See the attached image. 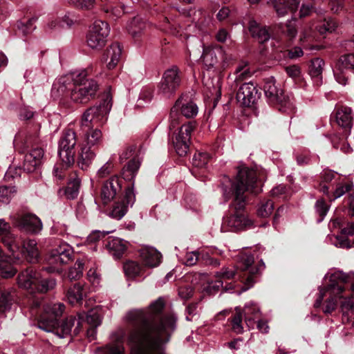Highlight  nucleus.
I'll return each instance as SVG.
<instances>
[{"instance_id": "nucleus-2", "label": "nucleus", "mask_w": 354, "mask_h": 354, "mask_svg": "<svg viewBox=\"0 0 354 354\" xmlns=\"http://www.w3.org/2000/svg\"><path fill=\"white\" fill-rule=\"evenodd\" d=\"M92 73L93 67L88 66L64 75L53 84L52 92L77 103H87L98 89L97 82L89 77Z\"/></svg>"}, {"instance_id": "nucleus-59", "label": "nucleus", "mask_w": 354, "mask_h": 354, "mask_svg": "<svg viewBox=\"0 0 354 354\" xmlns=\"http://www.w3.org/2000/svg\"><path fill=\"white\" fill-rule=\"evenodd\" d=\"M193 295V288L189 286H183L178 289V295L183 299H188Z\"/></svg>"}, {"instance_id": "nucleus-46", "label": "nucleus", "mask_w": 354, "mask_h": 354, "mask_svg": "<svg viewBox=\"0 0 354 354\" xmlns=\"http://www.w3.org/2000/svg\"><path fill=\"white\" fill-rule=\"evenodd\" d=\"M236 313L232 319V328L234 332L236 333H241L243 331V327L242 325V313L239 308H235Z\"/></svg>"}, {"instance_id": "nucleus-32", "label": "nucleus", "mask_w": 354, "mask_h": 354, "mask_svg": "<svg viewBox=\"0 0 354 354\" xmlns=\"http://www.w3.org/2000/svg\"><path fill=\"white\" fill-rule=\"evenodd\" d=\"M248 29L252 36L259 43H264L270 39V33L266 26H261L255 20L249 21Z\"/></svg>"}, {"instance_id": "nucleus-55", "label": "nucleus", "mask_w": 354, "mask_h": 354, "mask_svg": "<svg viewBox=\"0 0 354 354\" xmlns=\"http://www.w3.org/2000/svg\"><path fill=\"white\" fill-rule=\"evenodd\" d=\"M70 2L76 8L82 10H91L95 5V0H70Z\"/></svg>"}, {"instance_id": "nucleus-43", "label": "nucleus", "mask_w": 354, "mask_h": 354, "mask_svg": "<svg viewBox=\"0 0 354 354\" xmlns=\"http://www.w3.org/2000/svg\"><path fill=\"white\" fill-rule=\"evenodd\" d=\"M336 176V174H335L331 170H324L321 174V183H320V191L323 192L326 195H328V187L327 186V183H330Z\"/></svg>"}, {"instance_id": "nucleus-4", "label": "nucleus", "mask_w": 354, "mask_h": 354, "mask_svg": "<svg viewBox=\"0 0 354 354\" xmlns=\"http://www.w3.org/2000/svg\"><path fill=\"white\" fill-rule=\"evenodd\" d=\"M64 310L65 306L62 303L46 305L37 321L39 328L47 333H52L59 338L68 336L75 323H77V327H78L81 324V320H83L84 317L81 314L78 315V319L76 317L70 316L59 324L57 319L62 315Z\"/></svg>"}, {"instance_id": "nucleus-1", "label": "nucleus", "mask_w": 354, "mask_h": 354, "mask_svg": "<svg viewBox=\"0 0 354 354\" xmlns=\"http://www.w3.org/2000/svg\"><path fill=\"white\" fill-rule=\"evenodd\" d=\"M165 306L164 298L159 297L147 310L129 311L126 315L127 326L122 332L121 340L107 346L106 354H124V336L132 354H165L162 343L168 342L175 330L177 318L173 313H165Z\"/></svg>"}, {"instance_id": "nucleus-40", "label": "nucleus", "mask_w": 354, "mask_h": 354, "mask_svg": "<svg viewBox=\"0 0 354 354\" xmlns=\"http://www.w3.org/2000/svg\"><path fill=\"white\" fill-rule=\"evenodd\" d=\"M324 62L320 58H315L311 61L309 66V74L313 78H316L317 84H319L322 80V73Z\"/></svg>"}, {"instance_id": "nucleus-42", "label": "nucleus", "mask_w": 354, "mask_h": 354, "mask_svg": "<svg viewBox=\"0 0 354 354\" xmlns=\"http://www.w3.org/2000/svg\"><path fill=\"white\" fill-rule=\"evenodd\" d=\"M56 281L53 278L41 279L39 276V282L35 286L34 291L44 293L55 288Z\"/></svg>"}, {"instance_id": "nucleus-37", "label": "nucleus", "mask_w": 354, "mask_h": 354, "mask_svg": "<svg viewBox=\"0 0 354 354\" xmlns=\"http://www.w3.org/2000/svg\"><path fill=\"white\" fill-rule=\"evenodd\" d=\"M80 183L81 180L75 173L71 176L69 182L64 190V194L67 198L74 199L77 196Z\"/></svg>"}, {"instance_id": "nucleus-29", "label": "nucleus", "mask_w": 354, "mask_h": 354, "mask_svg": "<svg viewBox=\"0 0 354 354\" xmlns=\"http://www.w3.org/2000/svg\"><path fill=\"white\" fill-rule=\"evenodd\" d=\"M21 254L28 262H37L39 257V252L36 241L30 239L24 241L23 248L21 249Z\"/></svg>"}, {"instance_id": "nucleus-15", "label": "nucleus", "mask_w": 354, "mask_h": 354, "mask_svg": "<svg viewBox=\"0 0 354 354\" xmlns=\"http://www.w3.org/2000/svg\"><path fill=\"white\" fill-rule=\"evenodd\" d=\"M196 127L195 122L190 121L183 124L176 136L173 143L176 153L180 156L187 154L190 143L191 133Z\"/></svg>"}, {"instance_id": "nucleus-33", "label": "nucleus", "mask_w": 354, "mask_h": 354, "mask_svg": "<svg viewBox=\"0 0 354 354\" xmlns=\"http://www.w3.org/2000/svg\"><path fill=\"white\" fill-rule=\"evenodd\" d=\"M15 292L11 288H6L0 284V312L9 310L15 300Z\"/></svg>"}, {"instance_id": "nucleus-36", "label": "nucleus", "mask_w": 354, "mask_h": 354, "mask_svg": "<svg viewBox=\"0 0 354 354\" xmlns=\"http://www.w3.org/2000/svg\"><path fill=\"white\" fill-rule=\"evenodd\" d=\"M235 270L233 268L224 267L219 272H216V277L217 280L214 284H209V288L218 290L221 287H223V280L230 279L235 276Z\"/></svg>"}, {"instance_id": "nucleus-8", "label": "nucleus", "mask_w": 354, "mask_h": 354, "mask_svg": "<svg viewBox=\"0 0 354 354\" xmlns=\"http://www.w3.org/2000/svg\"><path fill=\"white\" fill-rule=\"evenodd\" d=\"M77 142V135L73 129H68L63 132L59 142V156L67 165H71L75 162Z\"/></svg>"}, {"instance_id": "nucleus-56", "label": "nucleus", "mask_w": 354, "mask_h": 354, "mask_svg": "<svg viewBox=\"0 0 354 354\" xmlns=\"http://www.w3.org/2000/svg\"><path fill=\"white\" fill-rule=\"evenodd\" d=\"M75 19L69 15H66L62 19V21H52L48 24V26L50 28L53 29L56 28L57 26L61 27H70L72 24H73Z\"/></svg>"}, {"instance_id": "nucleus-14", "label": "nucleus", "mask_w": 354, "mask_h": 354, "mask_svg": "<svg viewBox=\"0 0 354 354\" xmlns=\"http://www.w3.org/2000/svg\"><path fill=\"white\" fill-rule=\"evenodd\" d=\"M106 113L107 109L104 104L90 107L82 115L80 122L82 128L92 129L95 126L97 127L102 124Z\"/></svg>"}, {"instance_id": "nucleus-45", "label": "nucleus", "mask_w": 354, "mask_h": 354, "mask_svg": "<svg viewBox=\"0 0 354 354\" xmlns=\"http://www.w3.org/2000/svg\"><path fill=\"white\" fill-rule=\"evenodd\" d=\"M353 187V185L351 183H338L337 185L335 190L333 192L332 194H330L328 192V198L330 201L335 200L343 196L345 193L349 192Z\"/></svg>"}, {"instance_id": "nucleus-61", "label": "nucleus", "mask_w": 354, "mask_h": 354, "mask_svg": "<svg viewBox=\"0 0 354 354\" xmlns=\"http://www.w3.org/2000/svg\"><path fill=\"white\" fill-rule=\"evenodd\" d=\"M199 259V254L197 252H192L187 253L185 256V265L188 266H192L195 265Z\"/></svg>"}, {"instance_id": "nucleus-17", "label": "nucleus", "mask_w": 354, "mask_h": 354, "mask_svg": "<svg viewBox=\"0 0 354 354\" xmlns=\"http://www.w3.org/2000/svg\"><path fill=\"white\" fill-rule=\"evenodd\" d=\"M348 71H354V53L342 55L337 60L333 70L334 75L337 82L342 85L347 84Z\"/></svg>"}, {"instance_id": "nucleus-27", "label": "nucleus", "mask_w": 354, "mask_h": 354, "mask_svg": "<svg viewBox=\"0 0 354 354\" xmlns=\"http://www.w3.org/2000/svg\"><path fill=\"white\" fill-rule=\"evenodd\" d=\"M122 55V47L118 43L110 45L102 56V60L106 63L109 69H113L118 64Z\"/></svg>"}, {"instance_id": "nucleus-62", "label": "nucleus", "mask_w": 354, "mask_h": 354, "mask_svg": "<svg viewBox=\"0 0 354 354\" xmlns=\"http://www.w3.org/2000/svg\"><path fill=\"white\" fill-rule=\"evenodd\" d=\"M152 98V91L151 89L149 88H145L142 90V91L140 93V97L138 99V103L139 106H142V101L144 102H149L151 101Z\"/></svg>"}, {"instance_id": "nucleus-63", "label": "nucleus", "mask_w": 354, "mask_h": 354, "mask_svg": "<svg viewBox=\"0 0 354 354\" xmlns=\"http://www.w3.org/2000/svg\"><path fill=\"white\" fill-rule=\"evenodd\" d=\"M285 70L288 76L292 78L299 77L301 73L300 68L297 65L287 66Z\"/></svg>"}, {"instance_id": "nucleus-21", "label": "nucleus", "mask_w": 354, "mask_h": 354, "mask_svg": "<svg viewBox=\"0 0 354 354\" xmlns=\"http://www.w3.org/2000/svg\"><path fill=\"white\" fill-rule=\"evenodd\" d=\"M72 254V248L66 243H61L51 251L48 261L49 264L55 266L66 264L71 260Z\"/></svg>"}, {"instance_id": "nucleus-23", "label": "nucleus", "mask_w": 354, "mask_h": 354, "mask_svg": "<svg viewBox=\"0 0 354 354\" xmlns=\"http://www.w3.org/2000/svg\"><path fill=\"white\" fill-rule=\"evenodd\" d=\"M224 225L227 227L229 230L239 231L251 228L253 222L247 215L236 211L225 220Z\"/></svg>"}, {"instance_id": "nucleus-7", "label": "nucleus", "mask_w": 354, "mask_h": 354, "mask_svg": "<svg viewBox=\"0 0 354 354\" xmlns=\"http://www.w3.org/2000/svg\"><path fill=\"white\" fill-rule=\"evenodd\" d=\"M336 27L337 24L332 19L320 18L318 24L304 28L301 33L300 41L304 47L311 48L310 44L319 39L318 33L323 35L326 32H332Z\"/></svg>"}, {"instance_id": "nucleus-9", "label": "nucleus", "mask_w": 354, "mask_h": 354, "mask_svg": "<svg viewBox=\"0 0 354 354\" xmlns=\"http://www.w3.org/2000/svg\"><path fill=\"white\" fill-rule=\"evenodd\" d=\"M263 91L270 103L280 105V111L284 109L283 111H286V109L292 108L289 98L284 95L273 77L264 79Z\"/></svg>"}, {"instance_id": "nucleus-60", "label": "nucleus", "mask_w": 354, "mask_h": 354, "mask_svg": "<svg viewBox=\"0 0 354 354\" xmlns=\"http://www.w3.org/2000/svg\"><path fill=\"white\" fill-rule=\"evenodd\" d=\"M113 169V164L110 162H106L97 171L99 178H104L109 175Z\"/></svg>"}, {"instance_id": "nucleus-25", "label": "nucleus", "mask_w": 354, "mask_h": 354, "mask_svg": "<svg viewBox=\"0 0 354 354\" xmlns=\"http://www.w3.org/2000/svg\"><path fill=\"white\" fill-rule=\"evenodd\" d=\"M39 282V273L32 268L21 272L17 277V283L21 288L34 291L35 286Z\"/></svg>"}, {"instance_id": "nucleus-20", "label": "nucleus", "mask_w": 354, "mask_h": 354, "mask_svg": "<svg viewBox=\"0 0 354 354\" xmlns=\"http://www.w3.org/2000/svg\"><path fill=\"white\" fill-rule=\"evenodd\" d=\"M10 228L8 223L6 222L4 219H0V237L1 242L12 253L14 259H19V254L17 252L20 250V248L17 243L15 236L10 232Z\"/></svg>"}, {"instance_id": "nucleus-34", "label": "nucleus", "mask_w": 354, "mask_h": 354, "mask_svg": "<svg viewBox=\"0 0 354 354\" xmlns=\"http://www.w3.org/2000/svg\"><path fill=\"white\" fill-rule=\"evenodd\" d=\"M11 257L5 255L0 248V273L3 278H10L13 277L17 270L10 264Z\"/></svg>"}, {"instance_id": "nucleus-24", "label": "nucleus", "mask_w": 354, "mask_h": 354, "mask_svg": "<svg viewBox=\"0 0 354 354\" xmlns=\"http://www.w3.org/2000/svg\"><path fill=\"white\" fill-rule=\"evenodd\" d=\"M121 180L117 176H113L106 181L101 190V199L104 204L110 203L121 191Z\"/></svg>"}, {"instance_id": "nucleus-30", "label": "nucleus", "mask_w": 354, "mask_h": 354, "mask_svg": "<svg viewBox=\"0 0 354 354\" xmlns=\"http://www.w3.org/2000/svg\"><path fill=\"white\" fill-rule=\"evenodd\" d=\"M85 296L84 285L80 283H75L67 290L66 293L68 301L72 305L80 304Z\"/></svg>"}, {"instance_id": "nucleus-54", "label": "nucleus", "mask_w": 354, "mask_h": 354, "mask_svg": "<svg viewBox=\"0 0 354 354\" xmlns=\"http://www.w3.org/2000/svg\"><path fill=\"white\" fill-rule=\"evenodd\" d=\"M15 192V189L13 187L0 186V201L8 203Z\"/></svg>"}, {"instance_id": "nucleus-13", "label": "nucleus", "mask_w": 354, "mask_h": 354, "mask_svg": "<svg viewBox=\"0 0 354 354\" xmlns=\"http://www.w3.org/2000/svg\"><path fill=\"white\" fill-rule=\"evenodd\" d=\"M136 147L134 146L129 147L124 150L120 156L121 162L129 159V162L122 169V177L125 180H132L134 179L140 166V160L136 151Z\"/></svg>"}, {"instance_id": "nucleus-50", "label": "nucleus", "mask_w": 354, "mask_h": 354, "mask_svg": "<svg viewBox=\"0 0 354 354\" xmlns=\"http://www.w3.org/2000/svg\"><path fill=\"white\" fill-rule=\"evenodd\" d=\"M86 322L93 327H97L101 324V317L96 309H92L86 315Z\"/></svg>"}, {"instance_id": "nucleus-53", "label": "nucleus", "mask_w": 354, "mask_h": 354, "mask_svg": "<svg viewBox=\"0 0 354 354\" xmlns=\"http://www.w3.org/2000/svg\"><path fill=\"white\" fill-rule=\"evenodd\" d=\"M315 207L316 213L319 216L318 222H321L326 215L329 206L323 199H319L316 202Z\"/></svg>"}, {"instance_id": "nucleus-12", "label": "nucleus", "mask_w": 354, "mask_h": 354, "mask_svg": "<svg viewBox=\"0 0 354 354\" xmlns=\"http://www.w3.org/2000/svg\"><path fill=\"white\" fill-rule=\"evenodd\" d=\"M109 33V25L101 20H95L90 26L86 35V44L92 49H100L106 43Z\"/></svg>"}, {"instance_id": "nucleus-52", "label": "nucleus", "mask_w": 354, "mask_h": 354, "mask_svg": "<svg viewBox=\"0 0 354 354\" xmlns=\"http://www.w3.org/2000/svg\"><path fill=\"white\" fill-rule=\"evenodd\" d=\"M35 21L36 19L35 18H32L28 19L26 22L20 21L17 25L18 28L21 31L24 35H27L35 30V26L34 24Z\"/></svg>"}, {"instance_id": "nucleus-5", "label": "nucleus", "mask_w": 354, "mask_h": 354, "mask_svg": "<svg viewBox=\"0 0 354 354\" xmlns=\"http://www.w3.org/2000/svg\"><path fill=\"white\" fill-rule=\"evenodd\" d=\"M223 183V192L226 198H234V206L236 209H241L245 205L246 191L257 194L261 191V182L258 181L257 173L254 169L248 167L239 168L235 179L232 181L227 179Z\"/></svg>"}, {"instance_id": "nucleus-19", "label": "nucleus", "mask_w": 354, "mask_h": 354, "mask_svg": "<svg viewBox=\"0 0 354 354\" xmlns=\"http://www.w3.org/2000/svg\"><path fill=\"white\" fill-rule=\"evenodd\" d=\"M134 183H131L126 189L124 198L120 202L114 204L111 215L116 219L122 218L127 212L129 206H132L136 200V196L133 191Z\"/></svg>"}, {"instance_id": "nucleus-57", "label": "nucleus", "mask_w": 354, "mask_h": 354, "mask_svg": "<svg viewBox=\"0 0 354 354\" xmlns=\"http://www.w3.org/2000/svg\"><path fill=\"white\" fill-rule=\"evenodd\" d=\"M198 305L197 304H191L186 308V319L187 321H192L194 317L198 315Z\"/></svg>"}, {"instance_id": "nucleus-28", "label": "nucleus", "mask_w": 354, "mask_h": 354, "mask_svg": "<svg viewBox=\"0 0 354 354\" xmlns=\"http://www.w3.org/2000/svg\"><path fill=\"white\" fill-rule=\"evenodd\" d=\"M140 257L144 264L149 268L158 266L161 261V254L153 248H145L140 250Z\"/></svg>"}, {"instance_id": "nucleus-10", "label": "nucleus", "mask_w": 354, "mask_h": 354, "mask_svg": "<svg viewBox=\"0 0 354 354\" xmlns=\"http://www.w3.org/2000/svg\"><path fill=\"white\" fill-rule=\"evenodd\" d=\"M180 109L182 115L189 118L194 117L198 113V107L195 103L188 99L187 96H181L171 109L169 128L174 129L180 122V115L178 111Z\"/></svg>"}, {"instance_id": "nucleus-41", "label": "nucleus", "mask_w": 354, "mask_h": 354, "mask_svg": "<svg viewBox=\"0 0 354 354\" xmlns=\"http://www.w3.org/2000/svg\"><path fill=\"white\" fill-rule=\"evenodd\" d=\"M107 246L113 252V255L116 259L120 258L127 249L126 243L118 238L109 241Z\"/></svg>"}, {"instance_id": "nucleus-3", "label": "nucleus", "mask_w": 354, "mask_h": 354, "mask_svg": "<svg viewBox=\"0 0 354 354\" xmlns=\"http://www.w3.org/2000/svg\"><path fill=\"white\" fill-rule=\"evenodd\" d=\"M351 274H346L342 271H335L327 275L329 278L328 284L319 288V294L316 299L314 306H322L324 298L327 297L322 305V311L326 314L333 312L337 304V300L341 299L340 308L344 315H348L350 312H354V302L353 297L345 294V283L350 281Z\"/></svg>"}, {"instance_id": "nucleus-35", "label": "nucleus", "mask_w": 354, "mask_h": 354, "mask_svg": "<svg viewBox=\"0 0 354 354\" xmlns=\"http://www.w3.org/2000/svg\"><path fill=\"white\" fill-rule=\"evenodd\" d=\"M243 314L245 323L248 328H253L255 323L254 320L259 317V308L253 303L248 304L245 306Z\"/></svg>"}, {"instance_id": "nucleus-31", "label": "nucleus", "mask_w": 354, "mask_h": 354, "mask_svg": "<svg viewBox=\"0 0 354 354\" xmlns=\"http://www.w3.org/2000/svg\"><path fill=\"white\" fill-rule=\"evenodd\" d=\"M337 124L345 129H350L353 123L352 111L348 107H339L335 112Z\"/></svg>"}, {"instance_id": "nucleus-48", "label": "nucleus", "mask_w": 354, "mask_h": 354, "mask_svg": "<svg viewBox=\"0 0 354 354\" xmlns=\"http://www.w3.org/2000/svg\"><path fill=\"white\" fill-rule=\"evenodd\" d=\"M274 209V203L271 200L262 202L257 209V214L261 217H268Z\"/></svg>"}, {"instance_id": "nucleus-58", "label": "nucleus", "mask_w": 354, "mask_h": 354, "mask_svg": "<svg viewBox=\"0 0 354 354\" xmlns=\"http://www.w3.org/2000/svg\"><path fill=\"white\" fill-rule=\"evenodd\" d=\"M296 160L299 165L304 166L310 162V156L308 152H301L296 155Z\"/></svg>"}, {"instance_id": "nucleus-18", "label": "nucleus", "mask_w": 354, "mask_h": 354, "mask_svg": "<svg viewBox=\"0 0 354 354\" xmlns=\"http://www.w3.org/2000/svg\"><path fill=\"white\" fill-rule=\"evenodd\" d=\"M259 98L258 89L252 82L243 84L236 93V100L243 106H251L256 103Z\"/></svg>"}, {"instance_id": "nucleus-44", "label": "nucleus", "mask_w": 354, "mask_h": 354, "mask_svg": "<svg viewBox=\"0 0 354 354\" xmlns=\"http://www.w3.org/2000/svg\"><path fill=\"white\" fill-rule=\"evenodd\" d=\"M142 268L136 261H129L124 263V270L129 277H135L142 272Z\"/></svg>"}, {"instance_id": "nucleus-16", "label": "nucleus", "mask_w": 354, "mask_h": 354, "mask_svg": "<svg viewBox=\"0 0 354 354\" xmlns=\"http://www.w3.org/2000/svg\"><path fill=\"white\" fill-rule=\"evenodd\" d=\"M254 263V257L248 254H241L239 256V268L247 272L244 276H241V281L244 283L245 288L243 290H246L252 287L254 283V277L257 272V269L252 267Z\"/></svg>"}, {"instance_id": "nucleus-38", "label": "nucleus", "mask_w": 354, "mask_h": 354, "mask_svg": "<svg viewBox=\"0 0 354 354\" xmlns=\"http://www.w3.org/2000/svg\"><path fill=\"white\" fill-rule=\"evenodd\" d=\"M299 3V0H279L274 5V8L279 16L285 15L288 10L295 12Z\"/></svg>"}, {"instance_id": "nucleus-39", "label": "nucleus", "mask_w": 354, "mask_h": 354, "mask_svg": "<svg viewBox=\"0 0 354 354\" xmlns=\"http://www.w3.org/2000/svg\"><path fill=\"white\" fill-rule=\"evenodd\" d=\"M145 21L140 17H134L128 26V31L133 38L141 37L142 32L146 28Z\"/></svg>"}, {"instance_id": "nucleus-11", "label": "nucleus", "mask_w": 354, "mask_h": 354, "mask_svg": "<svg viewBox=\"0 0 354 354\" xmlns=\"http://www.w3.org/2000/svg\"><path fill=\"white\" fill-rule=\"evenodd\" d=\"M180 84V72L177 66H173L164 72L158 86V92L164 97L169 98L175 94Z\"/></svg>"}, {"instance_id": "nucleus-64", "label": "nucleus", "mask_w": 354, "mask_h": 354, "mask_svg": "<svg viewBox=\"0 0 354 354\" xmlns=\"http://www.w3.org/2000/svg\"><path fill=\"white\" fill-rule=\"evenodd\" d=\"M344 0H330L329 4L331 10L336 13L342 10L344 8Z\"/></svg>"}, {"instance_id": "nucleus-26", "label": "nucleus", "mask_w": 354, "mask_h": 354, "mask_svg": "<svg viewBox=\"0 0 354 354\" xmlns=\"http://www.w3.org/2000/svg\"><path fill=\"white\" fill-rule=\"evenodd\" d=\"M44 153V150L41 147L34 148L26 153L24 161V170L28 172L34 171L41 165Z\"/></svg>"}, {"instance_id": "nucleus-47", "label": "nucleus", "mask_w": 354, "mask_h": 354, "mask_svg": "<svg viewBox=\"0 0 354 354\" xmlns=\"http://www.w3.org/2000/svg\"><path fill=\"white\" fill-rule=\"evenodd\" d=\"M209 158V155L206 152L196 153L192 158V164L196 167H204L207 164Z\"/></svg>"}, {"instance_id": "nucleus-49", "label": "nucleus", "mask_w": 354, "mask_h": 354, "mask_svg": "<svg viewBox=\"0 0 354 354\" xmlns=\"http://www.w3.org/2000/svg\"><path fill=\"white\" fill-rule=\"evenodd\" d=\"M201 59L206 66H213L216 63L215 52L211 48H204Z\"/></svg>"}, {"instance_id": "nucleus-51", "label": "nucleus", "mask_w": 354, "mask_h": 354, "mask_svg": "<svg viewBox=\"0 0 354 354\" xmlns=\"http://www.w3.org/2000/svg\"><path fill=\"white\" fill-rule=\"evenodd\" d=\"M69 166L70 165H67L65 162H63V164H57L55 165L53 174L55 180L57 182L62 181L64 179L65 176H66V168Z\"/></svg>"}, {"instance_id": "nucleus-22", "label": "nucleus", "mask_w": 354, "mask_h": 354, "mask_svg": "<svg viewBox=\"0 0 354 354\" xmlns=\"http://www.w3.org/2000/svg\"><path fill=\"white\" fill-rule=\"evenodd\" d=\"M15 224L31 234H37L42 230V223L41 220L35 214H26L15 219Z\"/></svg>"}, {"instance_id": "nucleus-6", "label": "nucleus", "mask_w": 354, "mask_h": 354, "mask_svg": "<svg viewBox=\"0 0 354 354\" xmlns=\"http://www.w3.org/2000/svg\"><path fill=\"white\" fill-rule=\"evenodd\" d=\"M86 133L80 144L77 163L82 170H86L93 160L102 141V132L97 128L84 129Z\"/></svg>"}]
</instances>
